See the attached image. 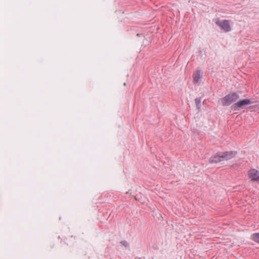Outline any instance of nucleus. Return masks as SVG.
<instances>
[{"label":"nucleus","instance_id":"1","mask_svg":"<svg viewBox=\"0 0 259 259\" xmlns=\"http://www.w3.org/2000/svg\"><path fill=\"white\" fill-rule=\"evenodd\" d=\"M239 99V96L236 93H233L225 96L222 99L223 105L229 106L232 103L237 101Z\"/></svg>","mask_w":259,"mask_h":259},{"label":"nucleus","instance_id":"2","mask_svg":"<svg viewBox=\"0 0 259 259\" xmlns=\"http://www.w3.org/2000/svg\"><path fill=\"white\" fill-rule=\"evenodd\" d=\"M251 103V102L249 99H244L234 103L232 106V108L235 111H237L240 109L243 108L245 106L248 105Z\"/></svg>","mask_w":259,"mask_h":259},{"label":"nucleus","instance_id":"3","mask_svg":"<svg viewBox=\"0 0 259 259\" xmlns=\"http://www.w3.org/2000/svg\"><path fill=\"white\" fill-rule=\"evenodd\" d=\"M215 23L223 30L225 31H231V28L230 26V21L229 20H225L223 21H220L219 20H217Z\"/></svg>","mask_w":259,"mask_h":259},{"label":"nucleus","instance_id":"4","mask_svg":"<svg viewBox=\"0 0 259 259\" xmlns=\"http://www.w3.org/2000/svg\"><path fill=\"white\" fill-rule=\"evenodd\" d=\"M249 178L252 181H259V171L255 169H251L248 172Z\"/></svg>","mask_w":259,"mask_h":259},{"label":"nucleus","instance_id":"5","mask_svg":"<svg viewBox=\"0 0 259 259\" xmlns=\"http://www.w3.org/2000/svg\"><path fill=\"white\" fill-rule=\"evenodd\" d=\"M236 153V151H232L221 153L223 161L228 160L234 158L235 157Z\"/></svg>","mask_w":259,"mask_h":259},{"label":"nucleus","instance_id":"6","mask_svg":"<svg viewBox=\"0 0 259 259\" xmlns=\"http://www.w3.org/2000/svg\"><path fill=\"white\" fill-rule=\"evenodd\" d=\"M222 161H223V160L221 153H217L209 159V163H218Z\"/></svg>","mask_w":259,"mask_h":259},{"label":"nucleus","instance_id":"7","mask_svg":"<svg viewBox=\"0 0 259 259\" xmlns=\"http://www.w3.org/2000/svg\"><path fill=\"white\" fill-rule=\"evenodd\" d=\"M201 74L202 72L201 70H197L194 72L193 76L194 83H197L199 82L201 79Z\"/></svg>","mask_w":259,"mask_h":259},{"label":"nucleus","instance_id":"8","mask_svg":"<svg viewBox=\"0 0 259 259\" xmlns=\"http://www.w3.org/2000/svg\"><path fill=\"white\" fill-rule=\"evenodd\" d=\"M251 239L259 244V233L253 234L251 235Z\"/></svg>","mask_w":259,"mask_h":259},{"label":"nucleus","instance_id":"9","mask_svg":"<svg viewBox=\"0 0 259 259\" xmlns=\"http://www.w3.org/2000/svg\"><path fill=\"white\" fill-rule=\"evenodd\" d=\"M195 102L196 103V105L198 107H199V104H200V102H201V100L200 99H198V98H196L195 99Z\"/></svg>","mask_w":259,"mask_h":259},{"label":"nucleus","instance_id":"10","mask_svg":"<svg viewBox=\"0 0 259 259\" xmlns=\"http://www.w3.org/2000/svg\"><path fill=\"white\" fill-rule=\"evenodd\" d=\"M121 243L123 245H124V246H126V247H127V246H128V243L127 242V241H121Z\"/></svg>","mask_w":259,"mask_h":259},{"label":"nucleus","instance_id":"11","mask_svg":"<svg viewBox=\"0 0 259 259\" xmlns=\"http://www.w3.org/2000/svg\"><path fill=\"white\" fill-rule=\"evenodd\" d=\"M137 36H140V34H139V33H138V34H137Z\"/></svg>","mask_w":259,"mask_h":259}]
</instances>
